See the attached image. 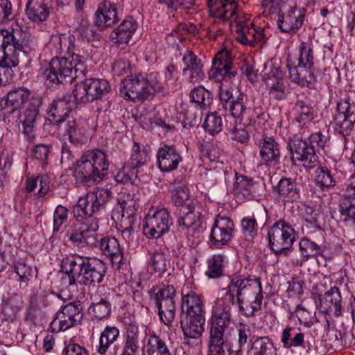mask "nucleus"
I'll return each instance as SVG.
<instances>
[{"mask_svg":"<svg viewBox=\"0 0 355 355\" xmlns=\"http://www.w3.org/2000/svg\"><path fill=\"white\" fill-rule=\"evenodd\" d=\"M64 269L72 274L77 284L85 286L101 282L106 272L105 264L99 259L81 257L67 259Z\"/></svg>","mask_w":355,"mask_h":355,"instance_id":"20e7f679","label":"nucleus"},{"mask_svg":"<svg viewBox=\"0 0 355 355\" xmlns=\"http://www.w3.org/2000/svg\"><path fill=\"white\" fill-rule=\"evenodd\" d=\"M68 209L62 206L58 205L53 213V231L58 232L61 227L67 223L68 220Z\"/></svg>","mask_w":355,"mask_h":355,"instance_id":"338daca9","label":"nucleus"},{"mask_svg":"<svg viewBox=\"0 0 355 355\" xmlns=\"http://www.w3.org/2000/svg\"><path fill=\"white\" fill-rule=\"evenodd\" d=\"M119 207L114 210L112 218L116 220L126 218L131 223L135 218V212L138 207L135 193L125 190L121 192L118 198Z\"/></svg>","mask_w":355,"mask_h":355,"instance_id":"4be33fe9","label":"nucleus"},{"mask_svg":"<svg viewBox=\"0 0 355 355\" xmlns=\"http://www.w3.org/2000/svg\"><path fill=\"white\" fill-rule=\"evenodd\" d=\"M22 304L20 295L14 293H8L3 297L0 316L6 321H12L18 313Z\"/></svg>","mask_w":355,"mask_h":355,"instance_id":"f704fd0d","label":"nucleus"},{"mask_svg":"<svg viewBox=\"0 0 355 355\" xmlns=\"http://www.w3.org/2000/svg\"><path fill=\"white\" fill-rule=\"evenodd\" d=\"M81 220V225L75 230L69 236V240L78 248H85L87 245H94L97 242L96 232L98 230V222L93 216L85 217H76Z\"/></svg>","mask_w":355,"mask_h":355,"instance_id":"ddd939ff","label":"nucleus"},{"mask_svg":"<svg viewBox=\"0 0 355 355\" xmlns=\"http://www.w3.org/2000/svg\"><path fill=\"white\" fill-rule=\"evenodd\" d=\"M200 209L197 201L187 204L185 209L182 210L183 216L177 220V226L180 232L186 234H193L195 232H200L203 228Z\"/></svg>","mask_w":355,"mask_h":355,"instance_id":"2eb2a0df","label":"nucleus"},{"mask_svg":"<svg viewBox=\"0 0 355 355\" xmlns=\"http://www.w3.org/2000/svg\"><path fill=\"white\" fill-rule=\"evenodd\" d=\"M146 352L148 355H170L169 350L165 343L155 335L149 336Z\"/></svg>","mask_w":355,"mask_h":355,"instance_id":"a18cd8bd","label":"nucleus"},{"mask_svg":"<svg viewBox=\"0 0 355 355\" xmlns=\"http://www.w3.org/2000/svg\"><path fill=\"white\" fill-rule=\"evenodd\" d=\"M224 332L219 330L210 329L209 355H223L226 345L224 341Z\"/></svg>","mask_w":355,"mask_h":355,"instance_id":"ea45409f","label":"nucleus"},{"mask_svg":"<svg viewBox=\"0 0 355 355\" xmlns=\"http://www.w3.org/2000/svg\"><path fill=\"white\" fill-rule=\"evenodd\" d=\"M244 98L245 96L243 94H239L236 100L231 101L227 106V110L231 115L237 121H241V118L246 110Z\"/></svg>","mask_w":355,"mask_h":355,"instance_id":"6e6d98bb","label":"nucleus"},{"mask_svg":"<svg viewBox=\"0 0 355 355\" xmlns=\"http://www.w3.org/2000/svg\"><path fill=\"white\" fill-rule=\"evenodd\" d=\"M192 281L188 280L182 288V310L185 315H205L201 296L192 289Z\"/></svg>","mask_w":355,"mask_h":355,"instance_id":"a211bd4d","label":"nucleus"},{"mask_svg":"<svg viewBox=\"0 0 355 355\" xmlns=\"http://www.w3.org/2000/svg\"><path fill=\"white\" fill-rule=\"evenodd\" d=\"M73 103L67 97L53 101L48 111L49 121L55 123H62L71 112Z\"/></svg>","mask_w":355,"mask_h":355,"instance_id":"2f4dec72","label":"nucleus"},{"mask_svg":"<svg viewBox=\"0 0 355 355\" xmlns=\"http://www.w3.org/2000/svg\"><path fill=\"white\" fill-rule=\"evenodd\" d=\"M169 264V255L164 249H159L150 254L147 260L148 271L150 274L161 275L167 270Z\"/></svg>","mask_w":355,"mask_h":355,"instance_id":"72a5a7b5","label":"nucleus"},{"mask_svg":"<svg viewBox=\"0 0 355 355\" xmlns=\"http://www.w3.org/2000/svg\"><path fill=\"white\" fill-rule=\"evenodd\" d=\"M234 231V223L230 218L220 214L216 215L209 236L210 247L220 249L230 243L233 238Z\"/></svg>","mask_w":355,"mask_h":355,"instance_id":"f8f14e48","label":"nucleus"},{"mask_svg":"<svg viewBox=\"0 0 355 355\" xmlns=\"http://www.w3.org/2000/svg\"><path fill=\"white\" fill-rule=\"evenodd\" d=\"M125 330L123 347L121 355H135L139 349V329L138 324L130 318L124 320Z\"/></svg>","mask_w":355,"mask_h":355,"instance_id":"393cba45","label":"nucleus"},{"mask_svg":"<svg viewBox=\"0 0 355 355\" xmlns=\"http://www.w3.org/2000/svg\"><path fill=\"white\" fill-rule=\"evenodd\" d=\"M300 57L298 58V69L304 68L311 69L313 64V49L311 47L307 48L304 42H301L299 46ZM293 67H296L294 66Z\"/></svg>","mask_w":355,"mask_h":355,"instance_id":"3c124183","label":"nucleus"},{"mask_svg":"<svg viewBox=\"0 0 355 355\" xmlns=\"http://www.w3.org/2000/svg\"><path fill=\"white\" fill-rule=\"evenodd\" d=\"M12 154L7 150L0 152V180L6 178V175L12 165Z\"/></svg>","mask_w":355,"mask_h":355,"instance_id":"e2e57ef3","label":"nucleus"},{"mask_svg":"<svg viewBox=\"0 0 355 355\" xmlns=\"http://www.w3.org/2000/svg\"><path fill=\"white\" fill-rule=\"evenodd\" d=\"M260 157L262 164L267 166L276 164L279 159V144L271 137H265L259 142Z\"/></svg>","mask_w":355,"mask_h":355,"instance_id":"7c9ffc66","label":"nucleus"},{"mask_svg":"<svg viewBox=\"0 0 355 355\" xmlns=\"http://www.w3.org/2000/svg\"><path fill=\"white\" fill-rule=\"evenodd\" d=\"M112 193L107 188H98L80 197L73 207L75 217L92 216L103 209L104 205L110 199Z\"/></svg>","mask_w":355,"mask_h":355,"instance_id":"6e6552de","label":"nucleus"},{"mask_svg":"<svg viewBox=\"0 0 355 355\" xmlns=\"http://www.w3.org/2000/svg\"><path fill=\"white\" fill-rule=\"evenodd\" d=\"M54 284L57 289L62 291L77 283L73 278L72 274L64 269V271L59 272L57 274Z\"/></svg>","mask_w":355,"mask_h":355,"instance_id":"69168bd1","label":"nucleus"},{"mask_svg":"<svg viewBox=\"0 0 355 355\" xmlns=\"http://www.w3.org/2000/svg\"><path fill=\"white\" fill-rule=\"evenodd\" d=\"M81 318L79 306L69 303L56 313L50 327L53 332L64 331L77 324Z\"/></svg>","mask_w":355,"mask_h":355,"instance_id":"dca6fc26","label":"nucleus"},{"mask_svg":"<svg viewBox=\"0 0 355 355\" xmlns=\"http://www.w3.org/2000/svg\"><path fill=\"white\" fill-rule=\"evenodd\" d=\"M309 79L307 80L306 77H301V72L298 67H293L290 64V80L300 86L310 87L311 82H316L317 80L316 76L313 72H310Z\"/></svg>","mask_w":355,"mask_h":355,"instance_id":"4d7b16f0","label":"nucleus"},{"mask_svg":"<svg viewBox=\"0 0 355 355\" xmlns=\"http://www.w3.org/2000/svg\"><path fill=\"white\" fill-rule=\"evenodd\" d=\"M237 73L232 67V57L231 52L225 49L218 51L212 60V66L209 76L215 81L220 82L219 98L223 103V107L227 110V106L232 98V92L227 84L236 77Z\"/></svg>","mask_w":355,"mask_h":355,"instance_id":"39448f33","label":"nucleus"},{"mask_svg":"<svg viewBox=\"0 0 355 355\" xmlns=\"http://www.w3.org/2000/svg\"><path fill=\"white\" fill-rule=\"evenodd\" d=\"M269 245L277 254H288L286 241L288 239V224L284 220L277 221L268 231Z\"/></svg>","mask_w":355,"mask_h":355,"instance_id":"aec40b11","label":"nucleus"},{"mask_svg":"<svg viewBox=\"0 0 355 355\" xmlns=\"http://www.w3.org/2000/svg\"><path fill=\"white\" fill-rule=\"evenodd\" d=\"M171 202L175 206L182 207L184 209L187 204L194 200H190L189 191L187 187L175 186L171 191Z\"/></svg>","mask_w":355,"mask_h":355,"instance_id":"c03bdc74","label":"nucleus"},{"mask_svg":"<svg viewBox=\"0 0 355 355\" xmlns=\"http://www.w3.org/2000/svg\"><path fill=\"white\" fill-rule=\"evenodd\" d=\"M149 149L144 146L134 142L132 152L130 157V164L133 168H138L145 165L150 159Z\"/></svg>","mask_w":355,"mask_h":355,"instance_id":"79ce46f5","label":"nucleus"},{"mask_svg":"<svg viewBox=\"0 0 355 355\" xmlns=\"http://www.w3.org/2000/svg\"><path fill=\"white\" fill-rule=\"evenodd\" d=\"M182 75L192 83L200 81L205 77L203 66L200 59L191 51L187 50L182 57Z\"/></svg>","mask_w":355,"mask_h":355,"instance_id":"5701e85b","label":"nucleus"},{"mask_svg":"<svg viewBox=\"0 0 355 355\" xmlns=\"http://www.w3.org/2000/svg\"><path fill=\"white\" fill-rule=\"evenodd\" d=\"M306 10L304 8H297L296 4L290 7V35L297 33L302 26Z\"/></svg>","mask_w":355,"mask_h":355,"instance_id":"49530a36","label":"nucleus"},{"mask_svg":"<svg viewBox=\"0 0 355 355\" xmlns=\"http://www.w3.org/2000/svg\"><path fill=\"white\" fill-rule=\"evenodd\" d=\"M172 223V218L166 208L153 207L145 217L144 234L148 238L158 239L168 232Z\"/></svg>","mask_w":355,"mask_h":355,"instance_id":"0eeeda50","label":"nucleus"},{"mask_svg":"<svg viewBox=\"0 0 355 355\" xmlns=\"http://www.w3.org/2000/svg\"><path fill=\"white\" fill-rule=\"evenodd\" d=\"M49 155V147L44 144L35 146L31 152L32 158L42 167L47 165V159Z\"/></svg>","mask_w":355,"mask_h":355,"instance_id":"13d9d810","label":"nucleus"},{"mask_svg":"<svg viewBox=\"0 0 355 355\" xmlns=\"http://www.w3.org/2000/svg\"><path fill=\"white\" fill-rule=\"evenodd\" d=\"M21 36L20 33L15 37V41L0 50L2 53L0 57V76L3 77L7 83L11 82L13 78V69L19 64L20 53H27Z\"/></svg>","mask_w":355,"mask_h":355,"instance_id":"1a4fd4ad","label":"nucleus"},{"mask_svg":"<svg viewBox=\"0 0 355 355\" xmlns=\"http://www.w3.org/2000/svg\"><path fill=\"white\" fill-rule=\"evenodd\" d=\"M75 37L71 34H55L51 37L49 47L55 54L64 51L68 57H55L51 59L42 76L45 84L53 87L63 83H71L79 76H83L86 70L85 58L72 52Z\"/></svg>","mask_w":355,"mask_h":355,"instance_id":"f03ea898","label":"nucleus"},{"mask_svg":"<svg viewBox=\"0 0 355 355\" xmlns=\"http://www.w3.org/2000/svg\"><path fill=\"white\" fill-rule=\"evenodd\" d=\"M15 270L19 277L20 286L26 287L28 282L37 276V270L35 268L28 265L26 262L21 261L16 263Z\"/></svg>","mask_w":355,"mask_h":355,"instance_id":"37998d69","label":"nucleus"},{"mask_svg":"<svg viewBox=\"0 0 355 355\" xmlns=\"http://www.w3.org/2000/svg\"><path fill=\"white\" fill-rule=\"evenodd\" d=\"M37 99L26 87H15L0 100V112L9 117Z\"/></svg>","mask_w":355,"mask_h":355,"instance_id":"9b49d317","label":"nucleus"},{"mask_svg":"<svg viewBox=\"0 0 355 355\" xmlns=\"http://www.w3.org/2000/svg\"><path fill=\"white\" fill-rule=\"evenodd\" d=\"M223 126L222 118L216 112H211L207 115L203 123L205 131L214 135L221 131Z\"/></svg>","mask_w":355,"mask_h":355,"instance_id":"603ef678","label":"nucleus"},{"mask_svg":"<svg viewBox=\"0 0 355 355\" xmlns=\"http://www.w3.org/2000/svg\"><path fill=\"white\" fill-rule=\"evenodd\" d=\"M40 103L41 101L39 98L33 100V103H30L27 106L12 115L13 119H19L20 120L24 133L28 137V139L34 137V128L39 114Z\"/></svg>","mask_w":355,"mask_h":355,"instance_id":"412c9836","label":"nucleus"},{"mask_svg":"<svg viewBox=\"0 0 355 355\" xmlns=\"http://www.w3.org/2000/svg\"><path fill=\"white\" fill-rule=\"evenodd\" d=\"M157 165L163 172H170L178 167L182 161L180 152L174 146L164 145L157 153Z\"/></svg>","mask_w":355,"mask_h":355,"instance_id":"b1692460","label":"nucleus"},{"mask_svg":"<svg viewBox=\"0 0 355 355\" xmlns=\"http://www.w3.org/2000/svg\"><path fill=\"white\" fill-rule=\"evenodd\" d=\"M257 184L250 178L235 174L233 193L239 200H252L258 193Z\"/></svg>","mask_w":355,"mask_h":355,"instance_id":"bb28decb","label":"nucleus"},{"mask_svg":"<svg viewBox=\"0 0 355 355\" xmlns=\"http://www.w3.org/2000/svg\"><path fill=\"white\" fill-rule=\"evenodd\" d=\"M351 327V321L347 318L345 320H341L336 327L335 345H345L347 342H350L349 337V329Z\"/></svg>","mask_w":355,"mask_h":355,"instance_id":"09e8293b","label":"nucleus"},{"mask_svg":"<svg viewBox=\"0 0 355 355\" xmlns=\"http://www.w3.org/2000/svg\"><path fill=\"white\" fill-rule=\"evenodd\" d=\"M118 21L117 10L114 3L104 1L98 5L95 12V24L100 28L112 26Z\"/></svg>","mask_w":355,"mask_h":355,"instance_id":"cd10ccee","label":"nucleus"},{"mask_svg":"<svg viewBox=\"0 0 355 355\" xmlns=\"http://www.w3.org/2000/svg\"><path fill=\"white\" fill-rule=\"evenodd\" d=\"M241 231L243 235L250 239L257 233V222L254 216L243 217L241 220Z\"/></svg>","mask_w":355,"mask_h":355,"instance_id":"680f3d73","label":"nucleus"},{"mask_svg":"<svg viewBox=\"0 0 355 355\" xmlns=\"http://www.w3.org/2000/svg\"><path fill=\"white\" fill-rule=\"evenodd\" d=\"M213 307L210 329L225 331L232 323V307L237 302L239 311L246 317L253 316L259 311L263 301L259 279H248L233 275L226 288L221 290Z\"/></svg>","mask_w":355,"mask_h":355,"instance_id":"f257e3e1","label":"nucleus"},{"mask_svg":"<svg viewBox=\"0 0 355 355\" xmlns=\"http://www.w3.org/2000/svg\"><path fill=\"white\" fill-rule=\"evenodd\" d=\"M190 98L192 102L204 109L210 103V94L204 87L199 86L191 91Z\"/></svg>","mask_w":355,"mask_h":355,"instance_id":"864d4df0","label":"nucleus"},{"mask_svg":"<svg viewBox=\"0 0 355 355\" xmlns=\"http://www.w3.org/2000/svg\"><path fill=\"white\" fill-rule=\"evenodd\" d=\"M254 348L259 355H276V349L268 337H261L254 342Z\"/></svg>","mask_w":355,"mask_h":355,"instance_id":"052dcab7","label":"nucleus"},{"mask_svg":"<svg viewBox=\"0 0 355 355\" xmlns=\"http://www.w3.org/2000/svg\"><path fill=\"white\" fill-rule=\"evenodd\" d=\"M236 33V40L243 45L253 46L264 40V31L249 22L246 17L241 14L234 22L233 27Z\"/></svg>","mask_w":355,"mask_h":355,"instance_id":"4468645a","label":"nucleus"},{"mask_svg":"<svg viewBox=\"0 0 355 355\" xmlns=\"http://www.w3.org/2000/svg\"><path fill=\"white\" fill-rule=\"evenodd\" d=\"M175 290L171 285L162 286L151 291L150 298L158 307L160 320L166 325H169L175 318Z\"/></svg>","mask_w":355,"mask_h":355,"instance_id":"9d476101","label":"nucleus"},{"mask_svg":"<svg viewBox=\"0 0 355 355\" xmlns=\"http://www.w3.org/2000/svg\"><path fill=\"white\" fill-rule=\"evenodd\" d=\"M119 336V330L116 327L107 326L101 334L99 344L97 351L101 354H104L108 348Z\"/></svg>","mask_w":355,"mask_h":355,"instance_id":"58836bf2","label":"nucleus"},{"mask_svg":"<svg viewBox=\"0 0 355 355\" xmlns=\"http://www.w3.org/2000/svg\"><path fill=\"white\" fill-rule=\"evenodd\" d=\"M341 299L339 288L336 286L331 287L319 297L320 310L327 313L334 310L335 316H340L342 309Z\"/></svg>","mask_w":355,"mask_h":355,"instance_id":"c756f323","label":"nucleus"},{"mask_svg":"<svg viewBox=\"0 0 355 355\" xmlns=\"http://www.w3.org/2000/svg\"><path fill=\"white\" fill-rule=\"evenodd\" d=\"M162 89L156 73H151L147 77L141 74L127 76L121 81L120 87L122 96L132 101L151 98L156 92Z\"/></svg>","mask_w":355,"mask_h":355,"instance_id":"423d86ee","label":"nucleus"},{"mask_svg":"<svg viewBox=\"0 0 355 355\" xmlns=\"http://www.w3.org/2000/svg\"><path fill=\"white\" fill-rule=\"evenodd\" d=\"M63 125L64 130L67 132L69 139L72 143L81 142L85 136V130L76 125L73 119H69L67 122L61 125Z\"/></svg>","mask_w":355,"mask_h":355,"instance_id":"de8ad7c7","label":"nucleus"},{"mask_svg":"<svg viewBox=\"0 0 355 355\" xmlns=\"http://www.w3.org/2000/svg\"><path fill=\"white\" fill-rule=\"evenodd\" d=\"M210 15L223 21H230V26L242 14L235 0H208Z\"/></svg>","mask_w":355,"mask_h":355,"instance_id":"f3484780","label":"nucleus"},{"mask_svg":"<svg viewBox=\"0 0 355 355\" xmlns=\"http://www.w3.org/2000/svg\"><path fill=\"white\" fill-rule=\"evenodd\" d=\"M230 132L233 140L244 143L248 139V132L245 130V126L241 123V121L235 120L234 126L230 129Z\"/></svg>","mask_w":355,"mask_h":355,"instance_id":"0e129e2a","label":"nucleus"},{"mask_svg":"<svg viewBox=\"0 0 355 355\" xmlns=\"http://www.w3.org/2000/svg\"><path fill=\"white\" fill-rule=\"evenodd\" d=\"M165 83L168 87L174 88L178 85V76L177 67L170 63L164 71Z\"/></svg>","mask_w":355,"mask_h":355,"instance_id":"774afa93","label":"nucleus"},{"mask_svg":"<svg viewBox=\"0 0 355 355\" xmlns=\"http://www.w3.org/2000/svg\"><path fill=\"white\" fill-rule=\"evenodd\" d=\"M261 9L263 15L275 16L277 26L282 32H288L286 0H262Z\"/></svg>","mask_w":355,"mask_h":355,"instance_id":"6ab92c4d","label":"nucleus"},{"mask_svg":"<svg viewBox=\"0 0 355 355\" xmlns=\"http://www.w3.org/2000/svg\"><path fill=\"white\" fill-rule=\"evenodd\" d=\"M305 146H306V142L302 141L300 133H294L293 137L290 136V154L293 155L290 158L293 162L295 159L304 160V149Z\"/></svg>","mask_w":355,"mask_h":355,"instance_id":"a19ab883","label":"nucleus"},{"mask_svg":"<svg viewBox=\"0 0 355 355\" xmlns=\"http://www.w3.org/2000/svg\"><path fill=\"white\" fill-rule=\"evenodd\" d=\"M111 304L104 299L93 302L89 307V313L97 320H102L110 315Z\"/></svg>","mask_w":355,"mask_h":355,"instance_id":"8fccbe9b","label":"nucleus"},{"mask_svg":"<svg viewBox=\"0 0 355 355\" xmlns=\"http://www.w3.org/2000/svg\"><path fill=\"white\" fill-rule=\"evenodd\" d=\"M315 182L320 187H330L334 186V180L331 171L327 167H319L315 171Z\"/></svg>","mask_w":355,"mask_h":355,"instance_id":"bf43d9fd","label":"nucleus"},{"mask_svg":"<svg viewBox=\"0 0 355 355\" xmlns=\"http://www.w3.org/2000/svg\"><path fill=\"white\" fill-rule=\"evenodd\" d=\"M205 315H183L181 327L185 336L190 338H198L204 331Z\"/></svg>","mask_w":355,"mask_h":355,"instance_id":"473e14b6","label":"nucleus"},{"mask_svg":"<svg viewBox=\"0 0 355 355\" xmlns=\"http://www.w3.org/2000/svg\"><path fill=\"white\" fill-rule=\"evenodd\" d=\"M109 166L105 152L98 149L89 150L76 160L74 175L81 182H100L107 175Z\"/></svg>","mask_w":355,"mask_h":355,"instance_id":"7ed1b4c3","label":"nucleus"},{"mask_svg":"<svg viewBox=\"0 0 355 355\" xmlns=\"http://www.w3.org/2000/svg\"><path fill=\"white\" fill-rule=\"evenodd\" d=\"M283 78V73L279 67L275 66L272 61L265 64L262 80L266 85Z\"/></svg>","mask_w":355,"mask_h":355,"instance_id":"5fc2aeb1","label":"nucleus"},{"mask_svg":"<svg viewBox=\"0 0 355 355\" xmlns=\"http://www.w3.org/2000/svg\"><path fill=\"white\" fill-rule=\"evenodd\" d=\"M99 247L103 254L110 259L112 264L119 266L122 263L123 249L115 237L106 236L101 239Z\"/></svg>","mask_w":355,"mask_h":355,"instance_id":"c85d7f7f","label":"nucleus"},{"mask_svg":"<svg viewBox=\"0 0 355 355\" xmlns=\"http://www.w3.org/2000/svg\"><path fill=\"white\" fill-rule=\"evenodd\" d=\"M137 27L138 24L136 20L131 17H128L112 33L111 37L113 39H116V42L119 44H127Z\"/></svg>","mask_w":355,"mask_h":355,"instance_id":"c9c22d12","label":"nucleus"},{"mask_svg":"<svg viewBox=\"0 0 355 355\" xmlns=\"http://www.w3.org/2000/svg\"><path fill=\"white\" fill-rule=\"evenodd\" d=\"M53 10L51 0H28L26 15L34 23L45 21Z\"/></svg>","mask_w":355,"mask_h":355,"instance_id":"a878e982","label":"nucleus"},{"mask_svg":"<svg viewBox=\"0 0 355 355\" xmlns=\"http://www.w3.org/2000/svg\"><path fill=\"white\" fill-rule=\"evenodd\" d=\"M206 275L209 278H218L223 275L228 259L223 254H214L207 259Z\"/></svg>","mask_w":355,"mask_h":355,"instance_id":"4c0bfd02","label":"nucleus"},{"mask_svg":"<svg viewBox=\"0 0 355 355\" xmlns=\"http://www.w3.org/2000/svg\"><path fill=\"white\" fill-rule=\"evenodd\" d=\"M91 101L102 98L110 89L109 83L103 78H87L84 80Z\"/></svg>","mask_w":355,"mask_h":355,"instance_id":"e433bc0d","label":"nucleus"}]
</instances>
